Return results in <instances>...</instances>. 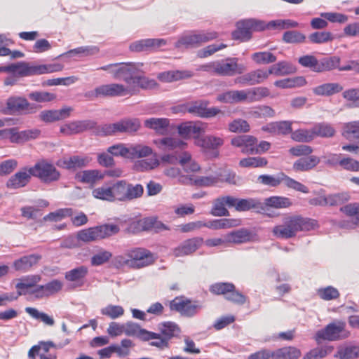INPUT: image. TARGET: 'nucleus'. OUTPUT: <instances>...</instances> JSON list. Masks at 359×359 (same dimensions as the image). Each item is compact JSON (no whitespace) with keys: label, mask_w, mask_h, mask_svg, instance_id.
Wrapping results in <instances>:
<instances>
[{"label":"nucleus","mask_w":359,"mask_h":359,"mask_svg":"<svg viewBox=\"0 0 359 359\" xmlns=\"http://www.w3.org/2000/svg\"><path fill=\"white\" fill-rule=\"evenodd\" d=\"M318 226V222L313 219L299 216H288L283 219V223L273 229V235L279 238H290L299 231H310Z\"/></svg>","instance_id":"obj_1"},{"label":"nucleus","mask_w":359,"mask_h":359,"mask_svg":"<svg viewBox=\"0 0 359 359\" xmlns=\"http://www.w3.org/2000/svg\"><path fill=\"white\" fill-rule=\"evenodd\" d=\"M200 69L219 76H231L243 74L246 71V67L243 64L238 63V58L228 57L203 65Z\"/></svg>","instance_id":"obj_2"},{"label":"nucleus","mask_w":359,"mask_h":359,"mask_svg":"<svg viewBox=\"0 0 359 359\" xmlns=\"http://www.w3.org/2000/svg\"><path fill=\"white\" fill-rule=\"evenodd\" d=\"M298 62L304 67L309 68L314 72L320 73L337 67L340 59L334 56L318 60L314 55H305L299 57Z\"/></svg>","instance_id":"obj_3"},{"label":"nucleus","mask_w":359,"mask_h":359,"mask_svg":"<svg viewBox=\"0 0 359 359\" xmlns=\"http://www.w3.org/2000/svg\"><path fill=\"white\" fill-rule=\"evenodd\" d=\"M119 227L116 224H104L90 227L77 232V239L85 243L104 238L117 233Z\"/></svg>","instance_id":"obj_4"},{"label":"nucleus","mask_w":359,"mask_h":359,"mask_svg":"<svg viewBox=\"0 0 359 359\" xmlns=\"http://www.w3.org/2000/svg\"><path fill=\"white\" fill-rule=\"evenodd\" d=\"M346 323L343 320H335L328 324L325 328L318 330L315 339L317 344L322 340L337 341L348 337L349 332L346 330Z\"/></svg>","instance_id":"obj_5"},{"label":"nucleus","mask_w":359,"mask_h":359,"mask_svg":"<svg viewBox=\"0 0 359 359\" xmlns=\"http://www.w3.org/2000/svg\"><path fill=\"white\" fill-rule=\"evenodd\" d=\"M215 32H192L182 36L175 43L176 48H190L198 46L203 43H206L217 37Z\"/></svg>","instance_id":"obj_6"},{"label":"nucleus","mask_w":359,"mask_h":359,"mask_svg":"<svg viewBox=\"0 0 359 359\" xmlns=\"http://www.w3.org/2000/svg\"><path fill=\"white\" fill-rule=\"evenodd\" d=\"M137 93L135 86H127L120 83H110L97 87L93 94L95 97H123Z\"/></svg>","instance_id":"obj_7"},{"label":"nucleus","mask_w":359,"mask_h":359,"mask_svg":"<svg viewBox=\"0 0 359 359\" xmlns=\"http://www.w3.org/2000/svg\"><path fill=\"white\" fill-rule=\"evenodd\" d=\"M140 127V122L138 119H126L114 123L104 125L102 127V133L105 135L123 133H132L137 131Z\"/></svg>","instance_id":"obj_8"},{"label":"nucleus","mask_w":359,"mask_h":359,"mask_svg":"<svg viewBox=\"0 0 359 359\" xmlns=\"http://www.w3.org/2000/svg\"><path fill=\"white\" fill-rule=\"evenodd\" d=\"M32 176L39 178L44 183L57 181L60 174L55 167L46 161H40L31 167Z\"/></svg>","instance_id":"obj_9"},{"label":"nucleus","mask_w":359,"mask_h":359,"mask_svg":"<svg viewBox=\"0 0 359 359\" xmlns=\"http://www.w3.org/2000/svg\"><path fill=\"white\" fill-rule=\"evenodd\" d=\"M169 306L172 311H176L186 317L196 315L202 309V305L198 302H193L184 297L175 298L170 302Z\"/></svg>","instance_id":"obj_10"},{"label":"nucleus","mask_w":359,"mask_h":359,"mask_svg":"<svg viewBox=\"0 0 359 359\" xmlns=\"http://www.w3.org/2000/svg\"><path fill=\"white\" fill-rule=\"evenodd\" d=\"M138 69L137 65L134 63H116V68L112 71V75L116 79L124 81L127 86H135L132 85V83Z\"/></svg>","instance_id":"obj_11"},{"label":"nucleus","mask_w":359,"mask_h":359,"mask_svg":"<svg viewBox=\"0 0 359 359\" xmlns=\"http://www.w3.org/2000/svg\"><path fill=\"white\" fill-rule=\"evenodd\" d=\"M208 101L204 100H196L187 105V111L201 118L214 117L221 113L217 107L208 108Z\"/></svg>","instance_id":"obj_12"},{"label":"nucleus","mask_w":359,"mask_h":359,"mask_svg":"<svg viewBox=\"0 0 359 359\" xmlns=\"http://www.w3.org/2000/svg\"><path fill=\"white\" fill-rule=\"evenodd\" d=\"M132 268L140 269L153 264L155 257L153 253L144 248H135L129 250Z\"/></svg>","instance_id":"obj_13"},{"label":"nucleus","mask_w":359,"mask_h":359,"mask_svg":"<svg viewBox=\"0 0 359 359\" xmlns=\"http://www.w3.org/2000/svg\"><path fill=\"white\" fill-rule=\"evenodd\" d=\"M62 287L63 283L58 279H54L45 285L36 286L31 293L36 298L48 297L58 293Z\"/></svg>","instance_id":"obj_14"},{"label":"nucleus","mask_w":359,"mask_h":359,"mask_svg":"<svg viewBox=\"0 0 359 359\" xmlns=\"http://www.w3.org/2000/svg\"><path fill=\"white\" fill-rule=\"evenodd\" d=\"M96 126V123L92 120L72 121L62 125L60 132L65 135H72L90 130Z\"/></svg>","instance_id":"obj_15"},{"label":"nucleus","mask_w":359,"mask_h":359,"mask_svg":"<svg viewBox=\"0 0 359 359\" xmlns=\"http://www.w3.org/2000/svg\"><path fill=\"white\" fill-rule=\"evenodd\" d=\"M91 160L88 156L76 155L58 160L57 165L67 170H76L87 166Z\"/></svg>","instance_id":"obj_16"},{"label":"nucleus","mask_w":359,"mask_h":359,"mask_svg":"<svg viewBox=\"0 0 359 359\" xmlns=\"http://www.w3.org/2000/svg\"><path fill=\"white\" fill-rule=\"evenodd\" d=\"M32 176L30 168H23L12 175L6 182L8 189H17L25 187Z\"/></svg>","instance_id":"obj_17"},{"label":"nucleus","mask_w":359,"mask_h":359,"mask_svg":"<svg viewBox=\"0 0 359 359\" xmlns=\"http://www.w3.org/2000/svg\"><path fill=\"white\" fill-rule=\"evenodd\" d=\"M217 100L224 103L250 102L249 90H233L218 95Z\"/></svg>","instance_id":"obj_18"},{"label":"nucleus","mask_w":359,"mask_h":359,"mask_svg":"<svg viewBox=\"0 0 359 359\" xmlns=\"http://www.w3.org/2000/svg\"><path fill=\"white\" fill-rule=\"evenodd\" d=\"M203 243V239L200 237H195L187 239L182 243L173 250L175 257H184L189 255L196 252Z\"/></svg>","instance_id":"obj_19"},{"label":"nucleus","mask_w":359,"mask_h":359,"mask_svg":"<svg viewBox=\"0 0 359 359\" xmlns=\"http://www.w3.org/2000/svg\"><path fill=\"white\" fill-rule=\"evenodd\" d=\"M340 210L348 217L352 218L351 221H342L340 226L346 229H354L359 226V203H349L340 208Z\"/></svg>","instance_id":"obj_20"},{"label":"nucleus","mask_w":359,"mask_h":359,"mask_svg":"<svg viewBox=\"0 0 359 359\" xmlns=\"http://www.w3.org/2000/svg\"><path fill=\"white\" fill-rule=\"evenodd\" d=\"M6 104L8 109L13 111L32 114L36 112L38 109L36 104H31L26 99L19 97L9 98Z\"/></svg>","instance_id":"obj_21"},{"label":"nucleus","mask_w":359,"mask_h":359,"mask_svg":"<svg viewBox=\"0 0 359 359\" xmlns=\"http://www.w3.org/2000/svg\"><path fill=\"white\" fill-rule=\"evenodd\" d=\"M156 147L165 152L177 151L184 149L187 144L177 137H166L154 141Z\"/></svg>","instance_id":"obj_22"},{"label":"nucleus","mask_w":359,"mask_h":359,"mask_svg":"<svg viewBox=\"0 0 359 359\" xmlns=\"http://www.w3.org/2000/svg\"><path fill=\"white\" fill-rule=\"evenodd\" d=\"M88 274V268L81 265L67 271L65 278L73 283L74 287H82L85 283V279Z\"/></svg>","instance_id":"obj_23"},{"label":"nucleus","mask_w":359,"mask_h":359,"mask_svg":"<svg viewBox=\"0 0 359 359\" xmlns=\"http://www.w3.org/2000/svg\"><path fill=\"white\" fill-rule=\"evenodd\" d=\"M166 44L163 39H146L133 42L130 45V49L135 52L147 51L156 49Z\"/></svg>","instance_id":"obj_24"},{"label":"nucleus","mask_w":359,"mask_h":359,"mask_svg":"<svg viewBox=\"0 0 359 359\" xmlns=\"http://www.w3.org/2000/svg\"><path fill=\"white\" fill-rule=\"evenodd\" d=\"M224 140L222 137L208 135L195 139V144L204 151L216 150L224 144Z\"/></svg>","instance_id":"obj_25"},{"label":"nucleus","mask_w":359,"mask_h":359,"mask_svg":"<svg viewBox=\"0 0 359 359\" xmlns=\"http://www.w3.org/2000/svg\"><path fill=\"white\" fill-rule=\"evenodd\" d=\"M41 259V256L37 254L23 256L14 261L13 267L18 271L27 272L36 265Z\"/></svg>","instance_id":"obj_26"},{"label":"nucleus","mask_w":359,"mask_h":359,"mask_svg":"<svg viewBox=\"0 0 359 359\" xmlns=\"http://www.w3.org/2000/svg\"><path fill=\"white\" fill-rule=\"evenodd\" d=\"M72 111L71 107H64L58 110H44L40 113V118L45 122H53L68 118Z\"/></svg>","instance_id":"obj_27"},{"label":"nucleus","mask_w":359,"mask_h":359,"mask_svg":"<svg viewBox=\"0 0 359 359\" xmlns=\"http://www.w3.org/2000/svg\"><path fill=\"white\" fill-rule=\"evenodd\" d=\"M292 122L282 121L271 122L262 127V130L274 135H287L292 133Z\"/></svg>","instance_id":"obj_28"},{"label":"nucleus","mask_w":359,"mask_h":359,"mask_svg":"<svg viewBox=\"0 0 359 359\" xmlns=\"http://www.w3.org/2000/svg\"><path fill=\"white\" fill-rule=\"evenodd\" d=\"M10 73L17 77L36 75V65H30L26 62H18L10 65Z\"/></svg>","instance_id":"obj_29"},{"label":"nucleus","mask_w":359,"mask_h":359,"mask_svg":"<svg viewBox=\"0 0 359 359\" xmlns=\"http://www.w3.org/2000/svg\"><path fill=\"white\" fill-rule=\"evenodd\" d=\"M343 90V86L339 83H325L312 89L313 94L318 96L329 97Z\"/></svg>","instance_id":"obj_30"},{"label":"nucleus","mask_w":359,"mask_h":359,"mask_svg":"<svg viewBox=\"0 0 359 359\" xmlns=\"http://www.w3.org/2000/svg\"><path fill=\"white\" fill-rule=\"evenodd\" d=\"M202 123L199 122L188 121L177 126L178 133L183 138H189L193 135H198L203 131Z\"/></svg>","instance_id":"obj_31"},{"label":"nucleus","mask_w":359,"mask_h":359,"mask_svg":"<svg viewBox=\"0 0 359 359\" xmlns=\"http://www.w3.org/2000/svg\"><path fill=\"white\" fill-rule=\"evenodd\" d=\"M255 235L250 231L241 229L233 231L226 236V241L240 244L255 241Z\"/></svg>","instance_id":"obj_32"},{"label":"nucleus","mask_w":359,"mask_h":359,"mask_svg":"<svg viewBox=\"0 0 359 359\" xmlns=\"http://www.w3.org/2000/svg\"><path fill=\"white\" fill-rule=\"evenodd\" d=\"M146 128L154 130L157 133L163 135L167 130L170 121L165 118H150L144 121Z\"/></svg>","instance_id":"obj_33"},{"label":"nucleus","mask_w":359,"mask_h":359,"mask_svg":"<svg viewBox=\"0 0 359 359\" xmlns=\"http://www.w3.org/2000/svg\"><path fill=\"white\" fill-rule=\"evenodd\" d=\"M320 161L316 156H309L306 158H301L293 164V169L296 171H308L315 168Z\"/></svg>","instance_id":"obj_34"},{"label":"nucleus","mask_w":359,"mask_h":359,"mask_svg":"<svg viewBox=\"0 0 359 359\" xmlns=\"http://www.w3.org/2000/svg\"><path fill=\"white\" fill-rule=\"evenodd\" d=\"M270 72L277 76L292 74L296 72V67L289 62L280 61L269 67Z\"/></svg>","instance_id":"obj_35"},{"label":"nucleus","mask_w":359,"mask_h":359,"mask_svg":"<svg viewBox=\"0 0 359 359\" xmlns=\"http://www.w3.org/2000/svg\"><path fill=\"white\" fill-rule=\"evenodd\" d=\"M193 76V73L190 71H168L158 74V79L164 82H172L180 79H189Z\"/></svg>","instance_id":"obj_36"},{"label":"nucleus","mask_w":359,"mask_h":359,"mask_svg":"<svg viewBox=\"0 0 359 359\" xmlns=\"http://www.w3.org/2000/svg\"><path fill=\"white\" fill-rule=\"evenodd\" d=\"M252 209H263V203L257 198H238L236 210L238 212L248 211Z\"/></svg>","instance_id":"obj_37"},{"label":"nucleus","mask_w":359,"mask_h":359,"mask_svg":"<svg viewBox=\"0 0 359 359\" xmlns=\"http://www.w3.org/2000/svg\"><path fill=\"white\" fill-rule=\"evenodd\" d=\"M143 334V341L151 340L149 345L152 346H156L160 349H164L169 346V342L161 334L147 331L144 332Z\"/></svg>","instance_id":"obj_38"},{"label":"nucleus","mask_w":359,"mask_h":359,"mask_svg":"<svg viewBox=\"0 0 359 359\" xmlns=\"http://www.w3.org/2000/svg\"><path fill=\"white\" fill-rule=\"evenodd\" d=\"M300 356V350L293 346L283 347L273 351V359H298Z\"/></svg>","instance_id":"obj_39"},{"label":"nucleus","mask_w":359,"mask_h":359,"mask_svg":"<svg viewBox=\"0 0 359 359\" xmlns=\"http://www.w3.org/2000/svg\"><path fill=\"white\" fill-rule=\"evenodd\" d=\"M306 84V80L304 76L287 78L278 80L274 82V85L280 88H292L296 87H302Z\"/></svg>","instance_id":"obj_40"},{"label":"nucleus","mask_w":359,"mask_h":359,"mask_svg":"<svg viewBox=\"0 0 359 359\" xmlns=\"http://www.w3.org/2000/svg\"><path fill=\"white\" fill-rule=\"evenodd\" d=\"M25 312L34 319L39 320L46 326L52 327L55 325V320L52 316L46 313L41 312L35 308L26 307Z\"/></svg>","instance_id":"obj_41"},{"label":"nucleus","mask_w":359,"mask_h":359,"mask_svg":"<svg viewBox=\"0 0 359 359\" xmlns=\"http://www.w3.org/2000/svg\"><path fill=\"white\" fill-rule=\"evenodd\" d=\"M159 330L161 334L169 341L174 337L177 336L180 332V329L178 325L173 322H165L159 325Z\"/></svg>","instance_id":"obj_42"},{"label":"nucleus","mask_w":359,"mask_h":359,"mask_svg":"<svg viewBox=\"0 0 359 359\" xmlns=\"http://www.w3.org/2000/svg\"><path fill=\"white\" fill-rule=\"evenodd\" d=\"M248 114L250 117L254 118H262L273 117L275 116V111L269 106L259 105L252 108L250 111H248Z\"/></svg>","instance_id":"obj_43"},{"label":"nucleus","mask_w":359,"mask_h":359,"mask_svg":"<svg viewBox=\"0 0 359 359\" xmlns=\"http://www.w3.org/2000/svg\"><path fill=\"white\" fill-rule=\"evenodd\" d=\"M247 25L246 20L238 22L237 29L233 32V38L241 41L249 40L252 31L250 26Z\"/></svg>","instance_id":"obj_44"},{"label":"nucleus","mask_w":359,"mask_h":359,"mask_svg":"<svg viewBox=\"0 0 359 359\" xmlns=\"http://www.w3.org/2000/svg\"><path fill=\"white\" fill-rule=\"evenodd\" d=\"M144 187L140 184H130L126 181V202L131 201L142 196Z\"/></svg>","instance_id":"obj_45"},{"label":"nucleus","mask_w":359,"mask_h":359,"mask_svg":"<svg viewBox=\"0 0 359 359\" xmlns=\"http://www.w3.org/2000/svg\"><path fill=\"white\" fill-rule=\"evenodd\" d=\"M132 85L135 86L138 92V88H141L142 89H152L157 86V83L155 80L150 79L147 77L142 76L141 72L138 69L134 77Z\"/></svg>","instance_id":"obj_46"},{"label":"nucleus","mask_w":359,"mask_h":359,"mask_svg":"<svg viewBox=\"0 0 359 359\" xmlns=\"http://www.w3.org/2000/svg\"><path fill=\"white\" fill-rule=\"evenodd\" d=\"M219 177V182H226L231 185L240 186L243 184L242 178L234 172L226 170L217 175Z\"/></svg>","instance_id":"obj_47"},{"label":"nucleus","mask_w":359,"mask_h":359,"mask_svg":"<svg viewBox=\"0 0 359 359\" xmlns=\"http://www.w3.org/2000/svg\"><path fill=\"white\" fill-rule=\"evenodd\" d=\"M112 201L126 202V180H118L111 186Z\"/></svg>","instance_id":"obj_48"},{"label":"nucleus","mask_w":359,"mask_h":359,"mask_svg":"<svg viewBox=\"0 0 359 359\" xmlns=\"http://www.w3.org/2000/svg\"><path fill=\"white\" fill-rule=\"evenodd\" d=\"M314 138L317 136L321 137H331L335 134L334 128L327 123H320L315 125L313 128Z\"/></svg>","instance_id":"obj_49"},{"label":"nucleus","mask_w":359,"mask_h":359,"mask_svg":"<svg viewBox=\"0 0 359 359\" xmlns=\"http://www.w3.org/2000/svg\"><path fill=\"white\" fill-rule=\"evenodd\" d=\"M266 206L274 208H285L291 205L290 198L283 196H271L264 199Z\"/></svg>","instance_id":"obj_50"},{"label":"nucleus","mask_w":359,"mask_h":359,"mask_svg":"<svg viewBox=\"0 0 359 359\" xmlns=\"http://www.w3.org/2000/svg\"><path fill=\"white\" fill-rule=\"evenodd\" d=\"M99 51V48L95 46H81L74 49H72L65 53V55L69 57H72L74 55L89 56L95 55L98 53Z\"/></svg>","instance_id":"obj_51"},{"label":"nucleus","mask_w":359,"mask_h":359,"mask_svg":"<svg viewBox=\"0 0 359 359\" xmlns=\"http://www.w3.org/2000/svg\"><path fill=\"white\" fill-rule=\"evenodd\" d=\"M359 356V346H350L339 348L334 357L339 359H353Z\"/></svg>","instance_id":"obj_52"},{"label":"nucleus","mask_w":359,"mask_h":359,"mask_svg":"<svg viewBox=\"0 0 359 359\" xmlns=\"http://www.w3.org/2000/svg\"><path fill=\"white\" fill-rule=\"evenodd\" d=\"M130 158H142L152 154L151 147L143 144H135L129 147Z\"/></svg>","instance_id":"obj_53"},{"label":"nucleus","mask_w":359,"mask_h":359,"mask_svg":"<svg viewBox=\"0 0 359 359\" xmlns=\"http://www.w3.org/2000/svg\"><path fill=\"white\" fill-rule=\"evenodd\" d=\"M72 208H61L55 212H50L43 217V221L59 222L62 219L72 215Z\"/></svg>","instance_id":"obj_54"},{"label":"nucleus","mask_w":359,"mask_h":359,"mask_svg":"<svg viewBox=\"0 0 359 359\" xmlns=\"http://www.w3.org/2000/svg\"><path fill=\"white\" fill-rule=\"evenodd\" d=\"M252 60L258 65H266L276 61V57L271 52H257L251 55Z\"/></svg>","instance_id":"obj_55"},{"label":"nucleus","mask_w":359,"mask_h":359,"mask_svg":"<svg viewBox=\"0 0 359 359\" xmlns=\"http://www.w3.org/2000/svg\"><path fill=\"white\" fill-rule=\"evenodd\" d=\"M267 164V161L263 157H248L243 158L239 162V165L243 168L263 167Z\"/></svg>","instance_id":"obj_56"},{"label":"nucleus","mask_w":359,"mask_h":359,"mask_svg":"<svg viewBox=\"0 0 359 359\" xmlns=\"http://www.w3.org/2000/svg\"><path fill=\"white\" fill-rule=\"evenodd\" d=\"M333 350L332 346L317 347L304 355L303 359H321Z\"/></svg>","instance_id":"obj_57"},{"label":"nucleus","mask_w":359,"mask_h":359,"mask_svg":"<svg viewBox=\"0 0 359 359\" xmlns=\"http://www.w3.org/2000/svg\"><path fill=\"white\" fill-rule=\"evenodd\" d=\"M306 40V36L299 31L285 32L283 35V41L287 43H301Z\"/></svg>","instance_id":"obj_58"},{"label":"nucleus","mask_w":359,"mask_h":359,"mask_svg":"<svg viewBox=\"0 0 359 359\" xmlns=\"http://www.w3.org/2000/svg\"><path fill=\"white\" fill-rule=\"evenodd\" d=\"M291 137L296 142H309L314 139V135L312 128L310 130L300 129L292 132Z\"/></svg>","instance_id":"obj_59"},{"label":"nucleus","mask_w":359,"mask_h":359,"mask_svg":"<svg viewBox=\"0 0 359 359\" xmlns=\"http://www.w3.org/2000/svg\"><path fill=\"white\" fill-rule=\"evenodd\" d=\"M93 197L97 199L112 202L111 186L102 185L92 191Z\"/></svg>","instance_id":"obj_60"},{"label":"nucleus","mask_w":359,"mask_h":359,"mask_svg":"<svg viewBox=\"0 0 359 359\" xmlns=\"http://www.w3.org/2000/svg\"><path fill=\"white\" fill-rule=\"evenodd\" d=\"M317 294L323 300L330 301L337 299L339 297V292L332 286H327L319 288Z\"/></svg>","instance_id":"obj_61"},{"label":"nucleus","mask_w":359,"mask_h":359,"mask_svg":"<svg viewBox=\"0 0 359 359\" xmlns=\"http://www.w3.org/2000/svg\"><path fill=\"white\" fill-rule=\"evenodd\" d=\"M210 213L217 217L228 216L229 215L222 196L218 197L214 201Z\"/></svg>","instance_id":"obj_62"},{"label":"nucleus","mask_w":359,"mask_h":359,"mask_svg":"<svg viewBox=\"0 0 359 359\" xmlns=\"http://www.w3.org/2000/svg\"><path fill=\"white\" fill-rule=\"evenodd\" d=\"M309 41L313 43H325L334 39L332 34L330 32H316L309 36Z\"/></svg>","instance_id":"obj_63"},{"label":"nucleus","mask_w":359,"mask_h":359,"mask_svg":"<svg viewBox=\"0 0 359 359\" xmlns=\"http://www.w3.org/2000/svg\"><path fill=\"white\" fill-rule=\"evenodd\" d=\"M243 146L241 151L247 154H259V149L256 148L257 139L250 135H243Z\"/></svg>","instance_id":"obj_64"}]
</instances>
